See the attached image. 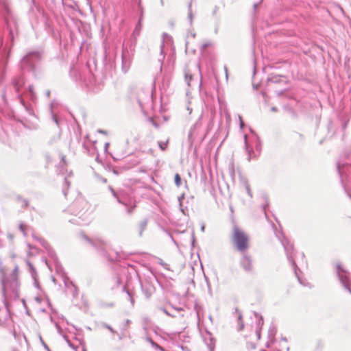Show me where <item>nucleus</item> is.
I'll list each match as a JSON object with an SVG mask.
<instances>
[{
    "instance_id": "1",
    "label": "nucleus",
    "mask_w": 351,
    "mask_h": 351,
    "mask_svg": "<svg viewBox=\"0 0 351 351\" xmlns=\"http://www.w3.org/2000/svg\"><path fill=\"white\" fill-rule=\"evenodd\" d=\"M231 242L234 248L241 253H245L250 247L249 234L238 226L232 228Z\"/></svg>"
},
{
    "instance_id": "2",
    "label": "nucleus",
    "mask_w": 351,
    "mask_h": 351,
    "mask_svg": "<svg viewBox=\"0 0 351 351\" xmlns=\"http://www.w3.org/2000/svg\"><path fill=\"white\" fill-rule=\"evenodd\" d=\"M240 265L247 273H250L253 270L252 258L250 255L244 254L240 260Z\"/></svg>"
},
{
    "instance_id": "3",
    "label": "nucleus",
    "mask_w": 351,
    "mask_h": 351,
    "mask_svg": "<svg viewBox=\"0 0 351 351\" xmlns=\"http://www.w3.org/2000/svg\"><path fill=\"white\" fill-rule=\"evenodd\" d=\"M18 201L21 207L26 208L29 206V202L27 199L23 197H19Z\"/></svg>"
},
{
    "instance_id": "4",
    "label": "nucleus",
    "mask_w": 351,
    "mask_h": 351,
    "mask_svg": "<svg viewBox=\"0 0 351 351\" xmlns=\"http://www.w3.org/2000/svg\"><path fill=\"white\" fill-rule=\"evenodd\" d=\"M168 144H169V140L167 139L166 141H159L158 142V145L160 147V148L162 150V151H165L167 147H168Z\"/></svg>"
},
{
    "instance_id": "5",
    "label": "nucleus",
    "mask_w": 351,
    "mask_h": 351,
    "mask_svg": "<svg viewBox=\"0 0 351 351\" xmlns=\"http://www.w3.org/2000/svg\"><path fill=\"white\" fill-rule=\"evenodd\" d=\"M175 184L178 187H180L182 184V179L178 173H176L174 176Z\"/></svg>"
},
{
    "instance_id": "6",
    "label": "nucleus",
    "mask_w": 351,
    "mask_h": 351,
    "mask_svg": "<svg viewBox=\"0 0 351 351\" xmlns=\"http://www.w3.org/2000/svg\"><path fill=\"white\" fill-rule=\"evenodd\" d=\"M193 76L189 71L185 72V80L189 86H190V82L192 80Z\"/></svg>"
},
{
    "instance_id": "7",
    "label": "nucleus",
    "mask_w": 351,
    "mask_h": 351,
    "mask_svg": "<svg viewBox=\"0 0 351 351\" xmlns=\"http://www.w3.org/2000/svg\"><path fill=\"white\" fill-rule=\"evenodd\" d=\"M6 268L3 265V263L1 261H0V274L2 276L3 278H5L6 274Z\"/></svg>"
},
{
    "instance_id": "8",
    "label": "nucleus",
    "mask_w": 351,
    "mask_h": 351,
    "mask_svg": "<svg viewBox=\"0 0 351 351\" xmlns=\"http://www.w3.org/2000/svg\"><path fill=\"white\" fill-rule=\"evenodd\" d=\"M135 207H136V204H134L131 208H128V212L129 213H130L131 212H132V210L134 209Z\"/></svg>"
},
{
    "instance_id": "9",
    "label": "nucleus",
    "mask_w": 351,
    "mask_h": 351,
    "mask_svg": "<svg viewBox=\"0 0 351 351\" xmlns=\"http://www.w3.org/2000/svg\"><path fill=\"white\" fill-rule=\"evenodd\" d=\"M348 289L351 292V284H348Z\"/></svg>"
},
{
    "instance_id": "10",
    "label": "nucleus",
    "mask_w": 351,
    "mask_h": 351,
    "mask_svg": "<svg viewBox=\"0 0 351 351\" xmlns=\"http://www.w3.org/2000/svg\"><path fill=\"white\" fill-rule=\"evenodd\" d=\"M243 121L241 119V127H243Z\"/></svg>"
}]
</instances>
